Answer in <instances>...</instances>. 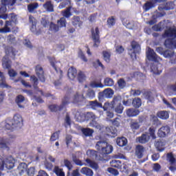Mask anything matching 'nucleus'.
<instances>
[{"instance_id": "f257e3e1", "label": "nucleus", "mask_w": 176, "mask_h": 176, "mask_svg": "<svg viewBox=\"0 0 176 176\" xmlns=\"http://www.w3.org/2000/svg\"><path fill=\"white\" fill-rule=\"evenodd\" d=\"M96 148L97 149L98 152H99L101 157H104V159H106V162L108 160L107 155L112 153V151H113V147L112 145L108 144V142L105 141L97 142Z\"/></svg>"}, {"instance_id": "f03ea898", "label": "nucleus", "mask_w": 176, "mask_h": 176, "mask_svg": "<svg viewBox=\"0 0 176 176\" xmlns=\"http://www.w3.org/2000/svg\"><path fill=\"white\" fill-rule=\"evenodd\" d=\"M30 82L36 91H38V93H41V95L43 97H45V98H49V97H51L52 100H56V96L49 92L45 93L43 91L40 90L39 87H38V85L39 84V80H38V78L35 76H30Z\"/></svg>"}, {"instance_id": "7ed1b4c3", "label": "nucleus", "mask_w": 176, "mask_h": 176, "mask_svg": "<svg viewBox=\"0 0 176 176\" xmlns=\"http://www.w3.org/2000/svg\"><path fill=\"white\" fill-rule=\"evenodd\" d=\"M69 95H66L62 100V104L58 106V104H50L48 108L51 112H60L64 108L67 107V105L69 104Z\"/></svg>"}, {"instance_id": "20e7f679", "label": "nucleus", "mask_w": 176, "mask_h": 176, "mask_svg": "<svg viewBox=\"0 0 176 176\" xmlns=\"http://www.w3.org/2000/svg\"><path fill=\"white\" fill-rule=\"evenodd\" d=\"M13 21H6L3 28H0V34H9V32H12L16 35L19 32L18 28H13Z\"/></svg>"}, {"instance_id": "39448f33", "label": "nucleus", "mask_w": 176, "mask_h": 176, "mask_svg": "<svg viewBox=\"0 0 176 176\" xmlns=\"http://www.w3.org/2000/svg\"><path fill=\"white\" fill-rule=\"evenodd\" d=\"M156 52L160 54H163L165 58H170V63L172 64H176V55L174 51L166 50L163 52V47H158L156 48Z\"/></svg>"}, {"instance_id": "423d86ee", "label": "nucleus", "mask_w": 176, "mask_h": 176, "mask_svg": "<svg viewBox=\"0 0 176 176\" xmlns=\"http://www.w3.org/2000/svg\"><path fill=\"white\" fill-rule=\"evenodd\" d=\"M132 49L129 50V54L132 60H137V54H140L141 52V45L135 41H133L131 43Z\"/></svg>"}, {"instance_id": "0eeeda50", "label": "nucleus", "mask_w": 176, "mask_h": 176, "mask_svg": "<svg viewBox=\"0 0 176 176\" xmlns=\"http://www.w3.org/2000/svg\"><path fill=\"white\" fill-rule=\"evenodd\" d=\"M91 39L94 42V47H98L100 43H101V40H100V29L96 27L95 29L92 28L91 29Z\"/></svg>"}, {"instance_id": "6e6552de", "label": "nucleus", "mask_w": 176, "mask_h": 176, "mask_svg": "<svg viewBox=\"0 0 176 176\" xmlns=\"http://www.w3.org/2000/svg\"><path fill=\"white\" fill-rule=\"evenodd\" d=\"M113 85H115V81L113 80V79L111 78H106L104 80V84L101 82L97 83L96 82H94L91 84V87H100V89H102V87H104V86L107 87H112Z\"/></svg>"}, {"instance_id": "1a4fd4ad", "label": "nucleus", "mask_w": 176, "mask_h": 176, "mask_svg": "<svg viewBox=\"0 0 176 176\" xmlns=\"http://www.w3.org/2000/svg\"><path fill=\"white\" fill-rule=\"evenodd\" d=\"M4 167L8 170H11L14 167V160L12 156L6 157L5 160L0 158V168H3Z\"/></svg>"}, {"instance_id": "9d476101", "label": "nucleus", "mask_w": 176, "mask_h": 176, "mask_svg": "<svg viewBox=\"0 0 176 176\" xmlns=\"http://www.w3.org/2000/svg\"><path fill=\"white\" fill-rule=\"evenodd\" d=\"M146 58L148 61H154L155 63H158L160 61L162 58L156 54V52L153 50V49L151 47H148L146 51Z\"/></svg>"}, {"instance_id": "9b49d317", "label": "nucleus", "mask_w": 176, "mask_h": 176, "mask_svg": "<svg viewBox=\"0 0 176 176\" xmlns=\"http://www.w3.org/2000/svg\"><path fill=\"white\" fill-rule=\"evenodd\" d=\"M98 152L95 150H88L87 151V155L88 157H91V159H96L99 162H107V159L104 157H101L100 155H98Z\"/></svg>"}, {"instance_id": "f8f14e48", "label": "nucleus", "mask_w": 176, "mask_h": 176, "mask_svg": "<svg viewBox=\"0 0 176 176\" xmlns=\"http://www.w3.org/2000/svg\"><path fill=\"white\" fill-rule=\"evenodd\" d=\"M35 72L37 75L39 80L43 83L46 82V78H45V72L43 71V67L41 65H37L35 68Z\"/></svg>"}, {"instance_id": "ddd939ff", "label": "nucleus", "mask_w": 176, "mask_h": 176, "mask_svg": "<svg viewBox=\"0 0 176 176\" xmlns=\"http://www.w3.org/2000/svg\"><path fill=\"white\" fill-rule=\"evenodd\" d=\"M118 102V98H114L111 102H105L102 108L104 111H112V109H115V105Z\"/></svg>"}, {"instance_id": "4468645a", "label": "nucleus", "mask_w": 176, "mask_h": 176, "mask_svg": "<svg viewBox=\"0 0 176 176\" xmlns=\"http://www.w3.org/2000/svg\"><path fill=\"white\" fill-rule=\"evenodd\" d=\"M162 38H176V28L169 27L164 31Z\"/></svg>"}, {"instance_id": "2eb2a0df", "label": "nucleus", "mask_w": 176, "mask_h": 176, "mask_svg": "<svg viewBox=\"0 0 176 176\" xmlns=\"http://www.w3.org/2000/svg\"><path fill=\"white\" fill-rule=\"evenodd\" d=\"M170 134V126H163L161 127L157 131V136L160 138H164V137H167Z\"/></svg>"}, {"instance_id": "dca6fc26", "label": "nucleus", "mask_w": 176, "mask_h": 176, "mask_svg": "<svg viewBox=\"0 0 176 176\" xmlns=\"http://www.w3.org/2000/svg\"><path fill=\"white\" fill-rule=\"evenodd\" d=\"M11 121L16 127H21L23 126V117L20 114H15Z\"/></svg>"}, {"instance_id": "f3484780", "label": "nucleus", "mask_w": 176, "mask_h": 176, "mask_svg": "<svg viewBox=\"0 0 176 176\" xmlns=\"http://www.w3.org/2000/svg\"><path fill=\"white\" fill-rule=\"evenodd\" d=\"M145 148L142 145H137L135 149V155L137 156L138 159H142L144 157V152Z\"/></svg>"}, {"instance_id": "a211bd4d", "label": "nucleus", "mask_w": 176, "mask_h": 176, "mask_svg": "<svg viewBox=\"0 0 176 176\" xmlns=\"http://www.w3.org/2000/svg\"><path fill=\"white\" fill-rule=\"evenodd\" d=\"M175 8L174 1H168L164 6H159L158 10H173Z\"/></svg>"}, {"instance_id": "6ab92c4d", "label": "nucleus", "mask_w": 176, "mask_h": 176, "mask_svg": "<svg viewBox=\"0 0 176 176\" xmlns=\"http://www.w3.org/2000/svg\"><path fill=\"white\" fill-rule=\"evenodd\" d=\"M156 5L155 0H150L146 1L143 5L142 8L145 12H148V10H151V9H153V8H156Z\"/></svg>"}, {"instance_id": "aec40b11", "label": "nucleus", "mask_w": 176, "mask_h": 176, "mask_svg": "<svg viewBox=\"0 0 176 176\" xmlns=\"http://www.w3.org/2000/svg\"><path fill=\"white\" fill-rule=\"evenodd\" d=\"M67 76L70 80H75L76 76H78V70L74 67H71L68 69Z\"/></svg>"}, {"instance_id": "412c9836", "label": "nucleus", "mask_w": 176, "mask_h": 176, "mask_svg": "<svg viewBox=\"0 0 176 176\" xmlns=\"http://www.w3.org/2000/svg\"><path fill=\"white\" fill-rule=\"evenodd\" d=\"M151 71L155 75H160L163 72V67H162V65H160L151 64Z\"/></svg>"}, {"instance_id": "4be33fe9", "label": "nucleus", "mask_w": 176, "mask_h": 176, "mask_svg": "<svg viewBox=\"0 0 176 176\" xmlns=\"http://www.w3.org/2000/svg\"><path fill=\"white\" fill-rule=\"evenodd\" d=\"M164 45L168 49H176V39L174 38H167L164 41Z\"/></svg>"}, {"instance_id": "5701e85b", "label": "nucleus", "mask_w": 176, "mask_h": 176, "mask_svg": "<svg viewBox=\"0 0 176 176\" xmlns=\"http://www.w3.org/2000/svg\"><path fill=\"white\" fill-rule=\"evenodd\" d=\"M72 24L76 28V27H79L80 28V27H82V25H83V21H82V20H80V16H74L72 18Z\"/></svg>"}, {"instance_id": "b1692460", "label": "nucleus", "mask_w": 176, "mask_h": 176, "mask_svg": "<svg viewBox=\"0 0 176 176\" xmlns=\"http://www.w3.org/2000/svg\"><path fill=\"white\" fill-rule=\"evenodd\" d=\"M10 139H2L0 140V148L1 149H7V151H9V146H10Z\"/></svg>"}, {"instance_id": "393cba45", "label": "nucleus", "mask_w": 176, "mask_h": 176, "mask_svg": "<svg viewBox=\"0 0 176 176\" xmlns=\"http://www.w3.org/2000/svg\"><path fill=\"white\" fill-rule=\"evenodd\" d=\"M126 114L129 118H134L135 116H138L140 115V110L135 109H128L126 111Z\"/></svg>"}, {"instance_id": "a878e982", "label": "nucleus", "mask_w": 176, "mask_h": 176, "mask_svg": "<svg viewBox=\"0 0 176 176\" xmlns=\"http://www.w3.org/2000/svg\"><path fill=\"white\" fill-rule=\"evenodd\" d=\"M0 87L1 89H10V86L6 84V78L1 72H0Z\"/></svg>"}, {"instance_id": "bb28decb", "label": "nucleus", "mask_w": 176, "mask_h": 176, "mask_svg": "<svg viewBox=\"0 0 176 176\" xmlns=\"http://www.w3.org/2000/svg\"><path fill=\"white\" fill-rule=\"evenodd\" d=\"M43 8H44L47 12H54V4H53V2H52V1H47L43 5Z\"/></svg>"}, {"instance_id": "cd10ccee", "label": "nucleus", "mask_w": 176, "mask_h": 176, "mask_svg": "<svg viewBox=\"0 0 176 176\" xmlns=\"http://www.w3.org/2000/svg\"><path fill=\"white\" fill-rule=\"evenodd\" d=\"M130 129L133 131V133H135L137 130H140V127H141V124L137 120H132L129 124Z\"/></svg>"}, {"instance_id": "c85d7f7f", "label": "nucleus", "mask_w": 176, "mask_h": 176, "mask_svg": "<svg viewBox=\"0 0 176 176\" xmlns=\"http://www.w3.org/2000/svg\"><path fill=\"white\" fill-rule=\"evenodd\" d=\"M85 113H84L81 111H77L75 113L74 118L76 119V122H79L80 123H82V122H85Z\"/></svg>"}, {"instance_id": "c756f323", "label": "nucleus", "mask_w": 176, "mask_h": 176, "mask_svg": "<svg viewBox=\"0 0 176 176\" xmlns=\"http://www.w3.org/2000/svg\"><path fill=\"white\" fill-rule=\"evenodd\" d=\"M114 91L113 89L111 88L105 89L102 92V97H105L106 98H112L113 97Z\"/></svg>"}, {"instance_id": "7c9ffc66", "label": "nucleus", "mask_w": 176, "mask_h": 176, "mask_svg": "<svg viewBox=\"0 0 176 176\" xmlns=\"http://www.w3.org/2000/svg\"><path fill=\"white\" fill-rule=\"evenodd\" d=\"M149 135L146 133H142L141 136L137 138V141L140 142V144H146L150 140Z\"/></svg>"}, {"instance_id": "2f4dec72", "label": "nucleus", "mask_w": 176, "mask_h": 176, "mask_svg": "<svg viewBox=\"0 0 176 176\" xmlns=\"http://www.w3.org/2000/svg\"><path fill=\"white\" fill-rule=\"evenodd\" d=\"M85 162L91 168H93V170H98L100 168V166H98V164L94 161H92L91 160L87 158L85 160Z\"/></svg>"}, {"instance_id": "473e14b6", "label": "nucleus", "mask_w": 176, "mask_h": 176, "mask_svg": "<svg viewBox=\"0 0 176 176\" xmlns=\"http://www.w3.org/2000/svg\"><path fill=\"white\" fill-rule=\"evenodd\" d=\"M96 119H97V116L94 113L89 111L85 113V120H91L92 123H94Z\"/></svg>"}, {"instance_id": "72a5a7b5", "label": "nucleus", "mask_w": 176, "mask_h": 176, "mask_svg": "<svg viewBox=\"0 0 176 176\" xmlns=\"http://www.w3.org/2000/svg\"><path fill=\"white\" fill-rule=\"evenodd\" d=\"M81 132L85 137H92L94 130L90 128H82Z\"/></svg>"}, {"instance_id": "f704fd0d", "label": "nucleus", "mask_w": 176, "mask_h": 176, "mask_svg": "<svg viewBox=\"0 0 176 176\" xmlns=\"http://www.w3.org/2000/svg\"><path fill=\"white\" fill-rule=\"evenodd\" d=\"M143 96L146 100H148L150 102H153L155 101V98L153 97V94L151 91H146L144 92Z\"/></svg>"}, {"instance_id": "c9c22d12", "label": "nucleus", "mask_w": 176, "mask_h": 176, "mask_svg": "<svg viewBox=\"0 0 176 176\" xmlns=\"http://www.w3.org/2000/svg\"><path fill=\"white\" fill-rule=\"evenodd\" d=\"M80 173L81 174H83V175H86V176H93L94 174V172H93V170L87 167L82 168L80 170Z\"/></svg>"}, {"instance_id": "e433bc0d", "label": "nucleus", "mask_w": 176, "mask_h": 176, "mask_svg": "<svg viewBox=\"0 0 176 176\" xmlns=\"http://www.w3.org/2000/svg\"><path fill=\"white\" fill-rule=\"evenodd\" d=\"M24 101H25V98L23 95H18L16 97L15 102L19 108H24V105L21 104V102H24Z\"/></svg>"}, {"instance_id": "4c0bfd02", "label": "nucleus", "mask_w": 176, "mask_h": 176, "mask_svg": "<svg viewBox=\"0 0 176 176\" xmlns=\"http://www.w3.org/2000/svg\"><path fill=\"white\" fill-rule=\"evenodd\" d=\"M21 2L23 0H18ZM17 2V0H1V4L6 8V6H14Z\"/></svg>"}, {"instance_id": "58836bf2", "label": "nucleus", "mask_w": 176, "mask_h": 176, "mask_svg": "<svg viewBox=\"0 0 176 176\" xmlns=\"http://www.w3.org/2000/svg\"><path fill=\"white\" fill-rule=\"evenodd\" d=\"M72 9V6H69L65 10L62 11V15L65 19H69V17L72 16V12H71Z\"/></svg>"}, {"instance_id": "ea45409f", "label": "nucleus", "mask_w": 176, "mask_h": 176, "mask_svg": "<svg viewBox=\"0 0 176 176\" xmlns=\"http://www.w3.org/2000/svg\"><path fill=\"white\" fill-rule=\"evenodd\" d=\"M157 116L160 118V119H162L163 120H166L168 119L170 115L168 114V112L166 111H161L157 113Z\"/></svg>"}, {"instance_id": "a19ab883", "label": "nucleus", "mask_w": 176, "mask_h": 176, "mask_svg": "<svg viewBox=\"0 0 176 176\" xmlns=\"http://www.w3.org/2000/svg\"><path fill=\"white\" fill-rule=\"evenodd\" d=\"M89 104L92 109H97V108H102V103L98 102V100L89 101Z\"/></svg>"}, {"instance_id": "79ce46f5", "label": "nucleus", "mask_w": 176, "mask_h": 176, "mask_svg": "<svg viewBox=\"0 0 176 176\" xmlns=\"http://www.w3.org/2000/svg\"><path fill=\"white\" fill-rule=\"evenodd\" d=\"M166 160L171 166H174V164H175L176 159L174 157L173 153H168L166 154Z\"/></svg>"}, {"instance_id": "37998d69", "label": "nucleus", "mask_w": 176, "mask_h": 176, "mask_svg": "<svg viewBox=\"0 0 176 176\" xmlns=\"http://www.w3.org/2000/svg\"><path fill=\"white\" fill-rule=\"evenodd\" d=\"M53 173L57 176H65V173L63 171V168H60L58 166H55L53 170Z\"/></svg>"}, {"instance_id": "c03bdc74", "label": "nucleus", "mask_w": 176, "mask_h": 176, "mask_svg": "<svg viewBox=\"0 0 176 176\" xmlns=\"http://www.w3.org/2000/svg\"><path fill=\"white\" fill-rule=\"evenodd\" d=\"M118 146H126L127 145V139L124 137L118 138L116 140Z\"/></svg>"}, {"instance_id": "a18cd8bd", "label": "nucleus", "mask_w": 176, "mask_h": 176, "mask_svg": "<svg viewBox=\"0 0 176 176\" xmlns=\"http://www.w3.org/2000/svg\"><path fill=\"white\" fill-rule=\"evenodd\" d=\"M110 166L114 168H122V162L120 160H112Z\"/></svg>"}, {"instance_id": "49530a36", "label": "nucleus", "mask_w": 176, "mask_h": 176, "mask_svg": "<svg viewBox=\"0 0 176 176\" xmlns=\"http://www.w3.org/2000/svg\"><path fill=\"white\" fill-rule=\"evenodd\" d=\"M132 105L134 108H140L142 105V101L140 98H135L132 100Z\"/></svg>"}, {"instance_id": "de8ad7c7", "label": "nucleus", "mask_w": 176, "mask_h": 176, "mask_svg": "<svg viewBox=\"0 0 176 176\" xmlns=\"http://www.w3.org/2000/svg\"><path fill=\"white\" fill-rule=\"evenodd\" d=\"M106 133L107 135H116V133H118V131L116 130V128H113V126L110 127H106Z\"/></svg>"}, {"instance_id": "09e8293b", "label": "nucleus", "mask_w": 176, "mask_h": 176, "mask_svg": "<svg viewBox=\"0 0 176 176\" xmlns=\"http://www.w3.org/2000/svg\"><path fill=\"white\" fill-rule=\"evenodd\" d=\"M60 133H61V131H58L56 132H54L50 137V140L51 142H54V141H57L60 138Z\"/></svg>"}, {"instance_id": "8fccbe9b", "label": "nucleus", "mask_w": 176, "mask_h": 176, "mask_svg": "<svg viewBox=\"0 0 176 176\" xmlns=\"http://www.w3.org/2000/svg\"><path fill=\"white\" fill-rule=\"evenodd\" d=\"M117 104V105L115 107V104H114V110L115 112H116V113H123V110L124 109V107H123V105L122 104V103L119 102L118 103V102L116 103Z\"/></svg>"}, {"instance_id": "3c124183", "label": "nucleus", "mask_w": 176, "mask_h": 176, "mask_svg": "<svg viewBox=\"0 0 176 176\" xmlns=\"http://www.w3.org/2000/svg\"><path fill=\"white\" fill-rule=\"evenodd\" d=\"M7 42L10 45H15L16 41L14 34H10L8 36H7Z\"/></svg>"}, {"instance_id": "603ef678", "label": "nucleus", "mask_w": 176, "mask_h": 176, "mask_svg": "<svg viewBox=\"0 0 176 176\" xmlns=\"http://www.w3.org/2000/svg\"><path fill=\"white\" fill-rule=\"evenodd\" d=\"M103 60L107 63H111V52L102 51Z\"/></svg>"}, {"instance_id": "864d4df0", "label": "nucleus", "mask_w": 176, "mask_h": 176, "mask_svg": "<svg viewBox=\"0 0 176 176\" xmlns=\"http://www.w3.org/2000/svg\"><path fill=\"white\" fill-rule=\"evenodd\" d=\"M72 160H73L74 163H75V164L76 166H87V164L82 162V160L78 159V157H76V155H72Z\"/></svg>"}, {"instance_id": "5fc2aeb1", "label": "nucleus", "mask_w": 176, "mask_h": 176, "mask_svg": "<svg viewBox=\"0 0 176 176\" xmlns=\"http://www.w3.org/2000/svg\"><path fill=\"white\" fill-rule=\"evenodd\" d=\"M77 80L80 83H82L84 80H86V74L85 72L80 71L77 74Z\"/></svg>"}, {"instance_id": "6e6d98bb", "label": "nucleus", "mask_w": 176, "mask_h": 176, "mask_svg": "<svg viewBox=\"0 0 176 176\" xmlns=\"http://www.w3.org/2000/svg\"><path fill=\"white\" fill-rule=\"evenodd\" d=\"M6 130H10V131H13L14 129H16V125L12 122V120H9L5 125Z\"/></svg>"}, {"instance_id": "4d7b16f0", "label": "nucleus", "mask_w": 176, "mask_h": 176, "mask_svg": "<svg viewBox=\"0 0 176 176\" xmlns=\"http://www.w3.org/2000/svg\"><path fill=\"white\" fill-rule=\"evenodd\" d=\"M48 60L50 63V65H52V67L55 69V71H57V65L56 64L58 63L56 60V58L54 57H48Z\"/></svg>"}, {"instance_id": "13d9d810", "label": "nucleus", "mask_w": 176, "mask_h": 176, "mask_svg": "<svg viewBox=\"0 0 176 176\" xmlns=\"http://www.w3.org/2000/svg\"><path fill=\"white\" fill-rule=\"evenodd\" d=\"M156 128H155L154 126H151L148 129V133L150 135V137H151V138L153 140H156Z\"/></svg>"}, {"instance_id": "bf43d9fd", "label": "nucleus", "mask_w": 176, "mask_h": 176, "mask_svg": "<svg viewBox=\"0 0 176 176\" xmlns=\"http://www.w3.org/2000/svg\"><path fill=\"white\" fill-rule=\"evenodd\" d=\"M67 6H71V0H64L59 4V9H64V8H67Z\"/></svg>"}, {"instance_id": "052dcab7", "label": "nucleus", "mask_w": 176, "mask_h": 176, "mask_svg": "<svg viewBox=\"0 0 176 176\" xmlns=\"http://www.w3.org/2000/svg\"><path fill=\"white\" fill-rule=\"evenodd\" d=\"M116 24V19L115 16H110L107 19V25L109 27H113Z\"/></svg>"}, {"instance_id": "680f3d73", "label": "nucleus", "mask_w": 176, "mask_h": 176, "mask_svg": "<svg viewBox=\"0 0 176 176\" xmlns=\"http://www.w3.org/2000/svg\"><path fill=\"white\" fill-rule=\"evenodd\" d=\"M117 84L118 85V88L120 89H124L126 87V80H124V78H120L117 81Z\"/></svg>"}, {"instance_id": "e2e57ef3", "label": "nucleus", "mask_w": 176, "mask_h": 176, "mask_svg": "<svg viewBox=\"0 0 176 176\" xmlns=\"http://www.w3.org/2000/svg\"><path fill=\"white\" fill-rule=\"evenodd\" d=\"M2 65L3 68L10 69L12 68V61L10 60H4L3 61Z\"/></svg>"}, {"instance_id": "0e129e2a", "label": "nucleus", "mask_w": 176, "mask_h": 176, "mask_svg": "<svg viewBox=\"0 0 176 176\" xmlns=\"http://www.w3.org/2000/svg\"><path fill=\"white\" fill-rule=\"evenodd\" d=\"M38 6H39V4L38 3H31L28 6V10L31 13L34 12V10H35V9L38 8Z\"/></svg>"}, {"instance_id": "69168bd1", "label": "nucleus", "mask_w": 176, "mask_h": 176, "mask_svg": "<svg viewBox=\"0 0 176 176\" xmlns=\"http://www.w3.org/2000/svg\"><path fill=\"white\" fill-rule=\"evenodd\" d=\"M57 23L60 28H63V27H67V19H65V17H61Z\"/></svg>"}, {"instance_id": "338daca9", "label": "nucleus", "mask_w": 176, "mask_h": 176, "mask_svg": "<svg viewBox=\"0 0 176 176\" xmlns=\"http://www.w3.org/2000/svg\"><path fill=\"white\" fill-rule=\"evenodd\" d=\"M60 30V26L51 22L50 24V31H54V32H58Z\"/></svg>"}, {"instance_id": "774afa93", "label": "nucleus", "mask_w": 176, "mask_h": 176, "mask_svg": "<svg viewBox=\"0 0 176 176\" xmlns=\"http://www.w3.org/2000/svg\"><path fill=\"white\" fill-rule=\"evenodd\" d=\"M155 146L160 152H163V151H164V144L162 142H157L155 143Z\"/></svg>"}]
</instances>
